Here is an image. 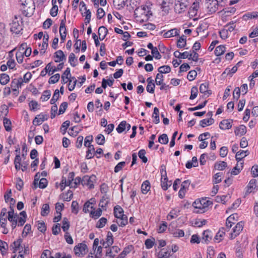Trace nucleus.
Instances as JSON below:
<instances>
[{"label": "nucleus", "mask_w": 258, "mask_h": 258, "mask_svg": "<svg viewBox=\"0 0 258 258\" xmlns=\"http://www.w3.org/2000/svg\"><path fill=\"white\" fill-rule=\"evenodd\" d=\"M197 76V73L195 70H191L189 71L187 76V79L189 81H193Z\"/></svg>", "instance_id": "obj_62"}, {"label": "nucleus", "mask_w": 258, "mask_h": 258, "mask_svg": "<svg viewBox=\"0 0 258 258\" xmlns=\"http://www.w3.org/2000/svg\"><path fill=\"white\" fill-rule=\"evenodd\" d=\"M32 78V74L30 72L26 73L23 77V79L19 78L17 80V87H21L23 83H27Z\"/></svg>", "instance_id": "obj_19"}, {"label": "nucleus", "mask_w": 258, "mask_h": 258, "mask_svg": "<svg viewBox=\"0 0 258 258\" xmlns=\"http://www.w3.org/2000/svg\"><path fill=\"white\" fill-rule=\"evenodd\" d=\"M96 201L94 198H91L89 200L85 203L83 211L85 213H90L91 210H95L94 205L95 204Z\"/></svg>", "instance_id": "obj_10"}, {"label": "nucleus", "mask_w": 258, "mask_h": 258, "mask_svg": "<svg viewBox=\"0 0 258 258\" xmlns=\"http://www.w3.org/2000/svg\"><path fill=\"white\" fill-rule=\"evenodd\" d=\"M126 122L122 121L116 127V131L119 134L122 133L126 129Z\"/></svg>", "instance_id": "obj_50"}, {"label": "nucleus", "mask_w": 258, "mask_h": 258, "mask_svg": "<svg viewBox=\"0 0 258 258\" xmlns=\"http://www.w3.org/2000/svg\"><path fill=\"white\" fill-rule=\"evenodd\" d=\"M186 44V37L182 35L178 39L177 42V47L179 48H184Z\"/></svg>", "instance_id": "obj_32"}, {"label": "nucleus", "mask_w": 258, "mask_h": 258, "mask_svg": "<svg viewBox=\"0 0 258 258\" xmlns=\"http://www.w3.org/2000/svg\"><path fill=\"white\" fill-rule=\"evenodd\" d=\"M11 190L8 191L4 195L5 200L6 203H10V210L7 211V218L9 221L15 222L16 224V221L15 220L16 215L14 213V205L15 200L11 198Z\"/></svg>", "instance_id": "obj_2"}, {"label": "nucleus", "mask_w": 258, "mask_h": 258, "mask_svg": "<svg viewBox=\"0 0 258 258\" xmlns=\"http://www.w3.org/2000/svg\"><path fill=\"white\" fill-rule=\"evenodd\" d=\"M9 81V77L6 74H3L0 77V83L6 85Z\"/></svg>", "instance_id": "obj_63"}, {"label": "nucleus", "mask_w": 258, "mask_h": 258, "mask_svg": "<svg viewBox=\"0 0 258 258\" xmlns=\"http://www.w3.org/2000/svg\"><path fill=\"white\" fill-rule=\"evenodd\" d=\"M16 86V84L14 83V81L12 82L11 88L9 87L5 88L4 89V94L5 95H9L11 92H13L14 94H15V92L16 91V88H15Z\"/></svg>", "instance_id": "obj_35"}, {"label": "nucleus", "mask_w": 258, "mask_h": 258, "mask_svg": "<svg viewBox=\"0 0 258 258\" xmlns=\"http://www.w3.org/2000/svg\"><path fill=\"white\" fill-rule=\"evenodd\" d=\"M98 35H99V36L100 37L101 36V35H103L102 38H101L100 37V39L102 40L103 39H104V38L105 37V36L107 34L108 30H107V28L105 27H104V26H100L99 28V29H98Z\"/></svg>", "instance_id": "obj_42"}, {"label": "nucleus", "mask_w": 258, "mask_h": 258, "mask_svg": "<svg viewBox=\"0 0 258 258\" xmlns=\"http://www.w3.org/2000/svg\"><path fill=\"white\" fill-rule=\"evenodd\" d=\"M205 6L211 13H215L218 10V6L220 3L218 0H205Z\"/></svg>", "instance_id": "obj_7"}, {"label": "nucleus", "mask_w": 258, "mask_h": 258, "mask_svg": "<svg viewBox=\"0 0 258 258\" xmlns=\"http://www.w3.org/2000/svg\"><path fill=\"white\" fill-rule=\"evenodd\" d=\"M160 173L161 175V185L162 188L164 190H166L168 188V187L171 185V181H168L165 167L163 165L161 166Z\"/></svg>", "instance_id": "obj_5"}, {"label": "nucleus", "mask_w": 258, "mask_h": 258, "mask_svg": "<svg viewBox=\"0 0 258 258\" xmlns=\"http://www.w3.org/2000/svg\"><path fill=\"white\" fill-rule=\"evenodd\" d=\"M246 133V127L244 125H240L237 127L234 133L236 136H242L245 135Z\"/></svg>", "instance_id": "obj_26"}, {"label": "nucleus", "mask_w": 258, "mask_h": 258, "mask_svg": "<svg viewBox=\"0 0 258 258\" xmlns=\"http://www.w3.org/2000/svg\"><path fill=\"white\" fill-rule=\"evenodd\" d=\"M179 211L175 209L172 210L167 216V220H171L175 219L178 216Z\"/></svg>", "instance_id": "obj_44"}, {"label": "nucleus", "mask_w": 258, "mask_h": 258, "mask_svg": "<svg viewBox=\"0 0 258 258\" xmlns=\"http://www.w3.org/2000/svg\"><path fill=\"white\" fill-rule=\"evenodd\" d=\"M159 110L157 107H155L154 108V111L152 115V117L154 118V122L156 124H157L160 121V118H159Z\"/></svg>", "instance_id": "obj_43"}, {"label": "nucleus", "mask_w": 258, "mask_h": 258, "mask_svg": "<svg viewBox=\"0 0 258 258\" xmlns=\"http://www.w3.org/2000/svg\"><path fill=\"white\" fill-rule=\"evenodd\" d=\"M232 120L230 119H224L222 120L219 124V127L221 130H228L232 127Z\"/></svg>", "instance_id": "obj_23"}, {"label": "nucleus", "mask_w": 258, "mask_h": 258, "mask_svg": "<svg viewBox=\"0 0 258 258\" xmlns=\"http://www.w3.org/2000/svg\"><path fill=\"white\" fill-rule=\"evenodd\" d=\"M190 4L189 0H175L174 11L178 14L184 13Z\"/></svg>", "instance_id": "obj_4"}, {"label": "nucleus", "mask_w": 258, "mask_h": 258, "mask_svg": "<svg viewBox=\"0 0 258 258\" xmlns=\"http://www.w3.org/2000/svg\"><path fill=\"white\" fill-rule=\"evenodd\" d=\"M160 74H166L171 71V68L169 66H163L158 68Z\"/></svg>", "instance_id": "obj_54"}, {"label": "nucleus", "mask_w": 258, "mask_h": 258, "mask_svg": "<svg viewBox=\"0 0 258 258\" xmlns=\"http://www.w3.org/2000/svg\"><path fill=\"white\" fill-rule=\"evenodd\" d=\"M7 210L6 208H3L0 214V221L7 222Z\"/></svg>", "instance_id": "obj_58"}, {"label": "nucleus", "mask_w": 258, "mask_h": 258, "mask_svg": "<svg viewBox=\"0 0 258 258\" xmlns=\"http://www.w3.org/2000/svg\"><path fill=\"white\" fill-rule=\"evenodd\" d=\"M243 162H237L236 166L232 170L231 172V174L236 175L239 174L241 170L243 168Z\"/></svg>", "instance_id": "obj_28"}, {"label": "nucleus", "mask_w": 258, "mask_h": 258, "mask_svg": "<svg viewBox=\"0 0 258 258\" xmlns=\"http://www.w3.org/2000/svg\"><path fill=\"white\" fill-rule=\"evenodd\" d=\"M21 242V239L17 240V243H19L18 245H17V251H19V255L17 256V258H24V254H26L28 252L29 249V247L27 246L26 247L24 246V250H23V247H20V242Z\"/></svg>", "instance_id": "obj_20"}, {"label": "nucleus", "mask_w": 258, "mask_h": 258, "mask_svg": "<svg viewBox=\"0 0 258 258\" xmlns=\"http://www.w3.org/2000/svg\"><path fill=\"white\" fill-rule=\"evenodd\" d=\"M258 190V182L255 179H251L246 186V194L255 192Z\"/></svg>", "instance_id": "obj_9"}, {"label": "nucleus", "mask_w": 258, "mask_h": 258, "mask_svg": "<svg viewBox=\"0 0 258 258\" xmlns=\"http://www.w3.org/2000/svg\"><path fill=\"white\" fill-rule=\"evenodd\" d=\"M107 220L106 218L102 217L97 222L96 227L98 228H103L107 223Z\"/></svg>", "instance_id": "obj_52"}, {"label": "nucleus", "mask_w": 258, "mask_h": 258, "mask_svg": "<svg viewBox=\"0 0 258 258\" xmlns=\"http://www.w3.org/2000/svg\"><path fill=\"white\" fill-rule=\"evenodd\" d=\"M236 11V9L234 7L226 8L222 11L223 14L225 16H229L233 14Z\"/></svg>", "instance_id": "obj_46"}, {"label": "nucleus", "mask_w": 258, "mask_h": 258, "mask_svg": "<svg viewBox=\"0 0 258 258\" xmlns=\"http://www.w3.org/2000/svg\"><path fill=\"white\" fill-rule=\"evenodd\" d=\"M47 65H50V67L49 68V70H48L49 75H51L55 72L61 70L63 67V63H60L57 67H55V66H52L51 64V62L48 63Z\"/></svg>", "instance_id": "obj_25"}, {"label": "nucleus", "mask_w": 258, "mask_h": 258, "mask_svg": "<svg viewBox=\"0 0 258 258\" xmlns=\"http://www.w3.org/2000/svg\"><path fill=\"white\" fill-rule=\"evenodd\" d=\"M247 154H245V152L243 150H240L236 152L235 158L237 162H241L242 159L246 157Z\"/></svg>", "instance_id": "obj_45"}, {"label": "nucleus", "mask_w": 258, "mask_h": 258, "mask_svg": "<svg viewBox=\"0 0 258 258\" xmlns=\"http://www.w3.org/2000/svg\"><path fill=\"white\" fill-rule=\"evenodd\" d=\"M48 119V115L40 113L37 115L33 120V124L34 125H39L41 124L43 121Z\"/></svg>", "instance_id": "obj_15"}, {"label": "nucleus", "mask_w": 258, "mask_h": 258, "mask_svg": "<svg viewBox=\"0 0 258 258\" xmlns=\"http://www.w3.org/2000/svg\"><path fill=\"white\" fill-rule=\"evenodd\" d=\"M199 54L194 50H192L191 52H189V56L188 59L189 60H192L194 61H197L198 60Z\"/></svg>", "instance_id": "obj_61"}, {"label": "nucleus", "mask_w": 258, "mask_h": 258, "mask_svg": "<svg viewBox=\"0 0 258 258\" xmlns=\"http://www.w3.org/2000/svg\"><path fill=\"white\" fill-rule=\"evenodd\" d=\"M161 5V8L163 11L166 13L169 12L170 7L173 5L174 0H158Z\"/></svg>", "instance_id": "obj_11"}, {"label": "nucleus", "mask_w": 258, "mask_h": 258, "mask_svg": "<svg viewBox=\"0 0 258 258\" xmlns=\"http://www.w3.org/2000/svg\"><path fill=\"white\" fill-rule=\"evenodd\" d=\"M95 141L98 145H103L105 143V138L103 135L99 134L96 137Z\"/></svg>", "instance_id": "obj_64"}, {"label": "nucleus", "mask_w": 258, "mask_h": 258, "mask_svg": "<svg viewBox=\"0 0 258 258\" xmlns=\"http://www.w3.org/2000/svg\"><path fill=\"white\" fill-rule=\"evenodd\" d=\"M136 7L134 12L135 15L137 18H140L138 20L140 22L147 20L149 15L151 14L150 13V8L146 5H143L141 7L138 6Z\"/></svg>", "instance_id": "obj_3"}, {"label": "nucleus", "mask_w": 258, "mask_h": 258, "mask_svg": "<svg viewBox=\"0 0 258 258\" xmlns=\"http://www.w3.org/2000/svg\"><path fill=\"white\" fill-rule=\"evenodd\" d=\"M171 233L175 238H181L184 236V232L182 229H176L172 230Z\"/></svg>", "instance_id": "obj_33"}, {"label": "nucleus", "mask_w": 258, "mask_h": 258, "mask_svg": "<svg viewBox=\"0 0 258 258\" xmlns=\"http://www.w3.org/2000/svg\"><path fill=\"white\" fill-rule=\"evenodd\" d=\"M209 84L208 82H204L201 84L200 86V92L203 94L204 96L209 97L212 94V91L209 89Z\"/></svg>", "instance_id": "obj_14"}, {"label": "nucleus", "mask_w": 258, "mask_h": 258, "mask_svg": "<svg viewBox=\"0 0 258 258\" xmlns=\"http://www.w3.org/2000/svg\"><path fill=\"white\" fill-rule=\"evenodd\" d=\"M168 141V136L165 134H162L158 138V142L162 144H167Z\"/></svg>", "instance_id": "obj_49"}, {"label": "nucleus", "mask_w": 258, "mask_h": 258, "mask_svg": "<svg viewBox=\"0 0 258 258\" xmlns=\"http://www.w3.org/2000/svg\"><path fill=\"white\" fill-rule=\"evenodd\" d=\"M164 31L162 32L163 33V36L164 38H170L179 35V30L177 28L172 29L165 32Z\"/></svg>", "instance_id": "obj_18"}, {"label": "nucleus", "mask_w": 258, "mask_h": 258, "mask_svg": "<svg viewBox=\"0 0 258 258\" xmlns=\"http://www.w3.org/2000/svg\"><path fill=\"white\" fill-rule=\"evenodd\" d=\"M174 56L178 58L185 59L188 58L189 56V52L184 51L183 53L180 52L179 51H175L173 53Z\"/></svg>", "instance_id": "obj_34"}, {"label": "nucleus", "mask_w": 258, "mask_h": 258, "mask_svg": "<svg viewBox=\"0 0 258 258\" xmlns=\"http://www.w3.org/2000/svg\"><path fill=\"white\" fill-rule=\"evenodd\" d=\"M69 76H71V73L70 68H68L61 76V81L62 83L66 84L68 82Z\"/></svg>", "instance_id": "obj_38"}, {"label": "nucleus", "mask_w": 258, "mask_h": 258, "mask_svg": "<svg viewBox=\"0 0 258 258\" xmlns=\"http://www.w3.org/2000/svg\"><path fill=\"white\" fill-rule=\"evenodd\" d=\"M226 51V48L224 45H219L217 46L215 50V54L216 56H220L224 53Z\"/></svg>", "instance_id": "obj_41"}, {"label": "nucleus", "mask_w": 258, "mask_h": 258, "mask_svg": "<svg viewBox=\"0 0 258 258\" xmlns=\"http://www.w3.org/2000/svg\"><path fill=\"white\" fill-rule=\"evenodd\" d=\"M243 228V224L242 222H238L233 227L232 232L231 233L230 238L234 239L239 234Z\"/></svg>", "instance_id": "obj_12"}, {"label": "nucleus", "mask_w": 258, "mask_h": 258, "mask_svg": "<svg viewBox=\"0 0 258 258\" xmlns=\"http://www.w3.org/2000/svg\"><path fill=\"white\" fill-rule=\"evenodd\" d=\"M212 238V233L209 230L204 231L202 234V242L208 243Z\"/></svg>", "instance_id": "obj_21"}, {"label": "nucleus", "mask_w": 258, "mask_h": 258, "mask_svg": "<svg viewBox=\"0 0 258 258\" xmlns=\"http://www.w3.org/2000/svg\"><path fill=\"white\" fill-rule=\"evenodd\" d=\"M214 120L213 118L210 117L208 119H204L200 121V125L202 127L212 125L214 123Z\"/></svg>", "instance_id": "obj_31"}, {"label": "nucleus", "mask_w": 258, "mask_h": 258, "mask_svg": "<svg viewBox=\"0 0 258 258\" xmlns=\"http://www.w3.org/2000/svg\"><path fill=\"white\" fill-rule=\"evenodd\" d=\"M146 151L144 149H141L139 151L138 155L139 158L142 159V162L146 163L148 161L147 158L145 156Z\"/></svg>", "instance_id": "obj_55"}, {"label": "nucleus", "mask_w": 258, "mask_h": 258, "mask_svg": "<svg viewBox=\"0 0 258 258\" xmlns=\"http://www.w3.org/2000/svg\"><path fill=\"white\" fill-rule=\"evenodd\" d=\"M170 254V251L169 250L164 251L163 249L159 252L158 258H168Z\"/></svg>", "instance_id": "obj_56"}, {"label": "nucleus", "mask_w": 258, "mask_h": 258, "mask_svg": "<svg viewBox=\"0 0 258 258\" xmlns=\"http://www.w3.org/2000/svg\"><path fill=\"white\" fill-rule=\"evenodd\" d=\"M104 248H107L111 246L113 243V235L110 231L107 232L106 238L105 240L100 242Z\"/></svg>", "instance_id": "obj_13"}, {"label": "nucleus", "mask_w": 258, "mask_h": 258, "mask_svg": "<svg viewBox=\"0 0 258 258\" xmlns=\"http://www.w3.org/2000/svg\"><path fill=\"white\" fill-rule=\"evenodd\" d=\"M74 251L75 254L79 257L85 255L87 252V246L83 243H79L74 247Z\"/></svg>", "instance_id": "obj_6"}, {"label": "nucleus", "mask_w": 258, "mask_h": 258, "mask_svg": "<svg viewBox=\"0 0 258 258\" xmlns=\"http://www.w3.org/2000/svg\"><path fill=\"white\" fill-rule=\"evenodd\" d=\"M7 247V243L0 240V251L2 255H4L6 253Z\"/></svg>", "instance_id": "obj_59"}, {"label": "nucleus", "mask_w": 258, "mask_h": 258, "mask_svg": "<svg viewBox=\"0 0 258 258\" xmlns=\"http://www.w3.org/2000/svg\"><path fill=\"white\" fill-rule=\"evenodd\" d=\"M207 220L203 219H196L192 225L197 227H201L207 223Z\"/></svg>", "instance_id": "obj_40"}, {"label": "nucleus", "mask_w": 258, "mask_h": 258, "mask_svg": "<svg viewBox=\"0 0 258 258\" xmlns=\"http://www.w3.org/2000/svg\"><path fill=\"white\" fill-rule=\"evenodd\" d=\"M202 202L200 200H197L193 203L192 206L195 209H198L196 212L201 213L204 212V207L202 206Z\"/></svg>", "instance_id": "obj_24"}, {"label": "nucleus", "mask_w": 258, "mask_h": 258, "mask_svg": "<svg viewBox=\"0 0 258 258\" xmlns=\"http://www.w3.org/2000/svg\"><path fill=\"white\" fill-rule=\"evenodd\" d=\"M51 96V91L49 90L44 91L41 97L42 101H46L49 99Z\"/></svg>", "instance_id": "obj_57"}, {"label": "nucleus", "mask_w": 258, "mask_h": 258, "mask_svg": "<svg viewBox=\"0 0 258 258\" xmlns=\"http://www.w3.org/2000/svg\"><path fill=\"white\" fill-rule=\"evenodd\" d=\"M59 97V91L58 89H56L54 92L52 98L50 100V103L51 104H55V103L56 102Z\"/></svg>", "instance_id": "obj_60"}, {"label": "nucleus", "mask_w": 258, "mask_h": 258, "mask_svg": "<svg viewBox=\"0 0 258 258\" xmlns=\"http://www.w3.org/2000/svg\"><path fill=\"white\" fill-rule=\"evenodd\" d=\"M227 166V164L224 161L217 162L215 164V168L218 170H223Z\"/></svg>", "instance_id": "obj_39"}, {"label": "nucleus", "mask_w": 258, "mask_h": 258, "mask_svg": "<svg viewBox=\"0 0 258 258\" xmlns=\"http://www.w3.org/2000/svg\"><path fill=\"white\" fill-rule=\"evenodd\" d=\"M62 229L63 231L66 233V232H68V230H69L70 225V222L69 221L68 219L64 217L63 218L62 221Z\"/></svg>", "instance_id": "obj_48"}, {"label": "nucleus", "mask_w": 258, "mask_h": 258, "mask_svg": "<svg viewBox=\"0 0 258 258\" xmlns=\"http://www.w3.org/2000/svg\"><path fill=\"white\" fill-rule=\"evenodd\" d=\"M27 218L26 212L24 211L20 212V216L18 218V226H23L26 222Z\"/></svg>", "instance_id": "obj_30"}, {"label": "nucleus", "mask_w": 258, "mask_h": 258, "mask_svg": "<svg viewBox=\"0 0 258 258\" xmlns=\"http://www.w3.org/2000/svg\"><path fill=\"white\" fill-rule=\"evenodd\" d=\"M73 193L71 190H68L66 194H63L62 199L65 201H70L73 198Z\"/></svg>", "instance_id": "obj_53"}, {"label": "nucleus", "mask_w": 258, "mask_h": 258, "mask_svg": "<svg viewBox=\"0 0 258 258\" xmlns=\"http://www.w3.org/2000/svg\"><path fill=\"white\" fill-rule=\"evenodd\" d=\"M55 3L56 1H54V0H52V4L53 5V7L50 11V14L52 17H55L57 15L58 7L55 5Z\"/></svg>", "instance_id": "obj_47"}, {"label": "nucleus", "mask_w": 258, "mask_h": 258, "mask_svg": "<svg viewBox=\"0 0 258 258\" xmlns=\"http://www.w3.org/2000/svg\"><path fill=\"white\" fill-rule=\"evenodd\" d=\"M151 188L150 183L149 180H145L141 185V191L143 194H147L150 191Z\"/></svg>", "instance_id": "obj_29"}, {"label": "nucleus", "mask_w": 258, "mask_h": 258, "mask_svg": "<svg viewBox=\"0 0 258 258\" xmlns=\"http://www.w3.org/2000/svg\"><path fill=\"white\" fill-rule=\"evenodd\" d=\"M225 235V229L224 227H221L219 229V231L216 233L214 237V241L217 243H219L224 238Z\"/></svg>", "instance_id": "obj_17"}, {"label": "nucleus", "mask_w": 258, "mask_h": 258, "mask_svg": "<svg viewBox=\"0 0 258 258\" xmlns=\"http://www.w3.org/2000/svg\"><path fill=\"white\" fill-rule=\"evenodd\" d=\"M55 57L57 58L55 61L60 62L66 59V56L62 50H59L55 52Z\"/></svg>", "instance_id": "obj_36"}, {"label": "nucleus", "mask_w": 258, "mask_h": 258, "mask_svg": "<svg viewBox=\"0 0 258 258\" xmlns=\"http://www.w3.org/2000/svg\"><path fill=\"white\" fill-rule=\"evenodd\" d=\"M49 213V206L47 204H43L42 207L41 215L42 216H47Z\"/></svg>", "instance_id": "obj_51"}, {"label": "nucleus", "mask_w": 258, "mask_h": 258, "mask_svg": "<svg viewBox=\"0 0 258 258\" xmlns=\"http://www.w3.org/2000/svg\"><path fill=\"white\" fill-rule=\"evenodd\" d=\"M102 211L100 208H98L96 210H91L89 215L90 217L93 219H97L101 216Z\"/></svg>", "instance_id": "obj_27"}, {"label": "nucleus", "mask_w": 258, "mask_h": 258, "mask_svg": "<svg viewBox=\"0 0 258 258\" xmlns=\"http://www.w3.org/2000/svg\"><path fill=\"white\" fill-rule=\"evenodd\" d=\"M96 179V176L92 175L89 176L85 175L82 178V184L84 186H87L89 188L92 189L94 188V182Z\"/></svg>", "instance_id": "obj_8"}, {"label": "nucleus", "mask_w": 258, "mask_h": 258, "mask_svg": "<svg viewBox=\"0 0 258 258\" xmlns=\"http://www.w3.org/2000/svg\"><path fill=\"white\" fill-rule=\"evenodd\" d=\"M124 213L123 209L120 206H116L114 208V215L116 218H119Z\"/></svg>", "instance_id": "obj_37"}, {"label": "nucleus", "mask_w": 258, "mask_h": 258, "mask_svg": "<svg viewBox=\"0 0 258 258\" xmlns=\"http://www.w3.org/2000/svg\"><path fill=\"white\" fill-rule=\"evenodd\" d=\"M16 50V47H15L13 49H12L9 52V57H10V59L8 60L7 62V66L10 69H14L16 66L15 60L14 59L12 58L13 55V52Z\"/></svg>", "instance_id": "obj_22"}, {"label": "nucleus", "mask_w": 258, "mask_h": 258, "mask_svg": "<svg viewBox=\"0 0 258 258\" xmlns=\"http://www.w3.org/2000/svg\"><path fill=\"white\" fill-rule=\"evenodd\" d=\"M17 7L22 14L26 17L31 16L35 9L33 0H18Z\"/></svg>", "instance_id": "obj_1"}, {"label": "nucleus", "mask_w": 258, "mask_h": 258, "mask_svg": "<svg viewBox=\"0 0 258 258\" xmlns=\"http://www.w3.org/2000/svg\"><path fill=\"white\" fill-rule=\"evenodd\" d=\"M200 8V1L199 0H196L192 4V6L189 9L188 13L191 16H195L197 15L198 11Z\"/></svg>", "instance_id": "obj_16"}]
</instances>
